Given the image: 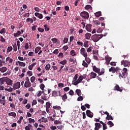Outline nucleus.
<instances>
[{
    "mask_svg": "<svg viewBox=\"0 0 130 130\" xmlns=\"http://www.w3.org/2000/svg\"><path fill=\"white\" fill-rule=\"evenodd\" d=\"M77 80H78V74H76L73 78V80L72 81L73 85H74V83H75V82H77Z\"/></svg>",
    "mask_w": 130,
    "mask_h": 130,
    "instance_id": "28",
    "label": "nucleus"
},
{
    "mask_svg": "<svg viewBox=\"0 0 130 130\" xmlns=\"http://www.w3.org/2000/svg\"><path fill=\"white\" fill-rule=\"evenodd\" d=\"M44 26L46 32H47V31H49V27H47V24L44 25Z\"/></svg>",
    "mask_w": 130,
    "mask_h": 130,
    "instance_id": "58",
    "label": "nucleus"
},
{
    "mask_svg": "<svg viewBox=\"0 0 130 130\" xmlns=\"http://www.w3.org/2000/svg\"><path fill=\"white\" fill-rule=\"evenodd\" d=\"M28 121H29V123H32V122H33V123H34V122H35V120H34V119H32L31 118H28Z\"/></svg>",
    "mask_w": 130,
    "mask_h": 130,
    "instance_id": "52",
    "label": "nucleus"
},
{
    "mask_svg": "<svg viewBox=\"0 0 130 130\" xmlns=\"http://www.w3.org/2000/svg\"><path fill=\"white\" fill-rule=\"evenodd\" d=\"M94 125V130H99L100 128H101V127H102V125H101L100 123H95Z\"/></svg>",
    "mask_w": 130,
    "mask_h": 130,
    "instance_id": "12",
    "label": "nucleus"
},
{
    "mask_svg": "<svg viewBox=\"0 0 130 130\" xmlns=\"http://www.w3.org/2000/svg\"><path fill=\"white\" fill-rule=\"evenodd\" d=\"M5 82L9 86H12L13 85V81L8 77H6Z\"/></svg>",
    "mask_w": 130,
    "mask_h": 130,
    "instance_id": "11",
    "label": "nucleus"
},
{
    "mask_svg": "<svg viewBox=\"0 0 130 130\" xmlns=\"http://www.w3.org/2000/svg\"><path fill=\"white\" fill-rule=\"evenodd\" d=\"M9 116H13V117H16V114L15 112H10L8 114Z\"/></svg>",
    "mask_w": 130,
    "mask_h": 130,
    "instance_id": "38",
    "label": "nucleus"
},
{
    "mask_svg": "<svg viewBox=\"0 0 130 130\" xmlns=\"http://www.w3.org/2000/svg\"><path fill=\"white\" fill-rule=\"evenodd\" d=\"M121 65L123 66L124 67H129L130 62L126 60H122L121 61Z\"/></svg>",
    "mask_w": 130,
    "mask_h": 130,
    "instance_id": "7",
    "label": "nucleus"
},
{
    "mask_svg": "<svg viewBox=\"0 0 130 130\" xmlns=\"http://www.w3.org/2000/svg\"><path fill=\"white\" fill-rule=\"evenodd\" d=\"M76 93L77 94L78 96H81L82 94V92H81V89H76Z\"/></svg>",
    "mask_w": 130,
    "mask_h": 130,
    "instance_id": "39",
    "label": "nucleus"
},
{
    "mask_svg": "<svg viewBox=\"0 0 130 130\" xmlns=\"http://www.w3.org/2000/svg\"><path fill=\"white\" fill-rule=\"evenodd\" d=\"M83 79H84V77L83 76H79L77 81H76V82H75L73 83V85H74V86H77L78 84H80V83H81L82 81H83Z\"/></svg>",
    "mask_w": 130,
    "mask_h": 130,
    "instance_id": "6",
    "label": "nucleus"
},
{
    "mask_svg": "<svg viewBox=\"0 0 130 130\" xmlns=\"http://www.w3.org/2000/svg\"><path fill=\"white\" fill-rule=\"evenodd\" d=\"M91 34L90 33H86L85 35V39H87V40H89V39H90V37H91Z\"/></svg>",
    "mask_w": 130,
    "mask_h": 130,
    "instance_id": "26",
    "label": "nucleus"
},
{
    "mask_svg": "<svg viewBox=\"0 0 130 130\" xmlns=\"http://www.w3.org/2000/svg\"><path fill=\"white\" fill-rule=\"evenodd\" d=\"M6 96L4 95L2 96V99H0V104H2V105H6Z\"/></svg>",
    "mask_w": 130,
    "mask_h": 130,
    "instance_id": "14",
    "label": "nucleus"
},
{
    "mask_svg": "<svg viewBox=\"0 0 130 130\" xmlns=\"http://www.w3.org/2000/svg\"><path fill=\"white\" fill-rule=\"evenodd\" d=\"M26 22H27V23H28V22H30V23L31 24H32V23H33V19L30 18H28L26 19Z\"/></svg>",
    "mask_w": 130,
    "mask_h": 130,
    "instance_id": "48",
    "label": "nucleus"
},
{
    "mask_svg": "<svg viewBox=\"0 0 130 130\" xmlns=\"http://www.w3.org/2000/svg\"><path fill=\"white\" fill-rule=\"evenodd\" d=\"M51 106V104L48 102L46 103V108H50V107Z\"/></svg>",
    "mask_w": 130,
    "mask_h": 130,
    "instance_id": "43",
    "label": "nucleus"
},
{
    "mask_svg": "<svg viewBox=\"0 0 130 130\" xmlns=\"http://www.w3.org/2000/svg\"><path fill=\"white\" fill-rule=\"evenodd\" d=\"M54 124H62V122L61 121H59V120H56L54 122Z\"/></svg>",
    "mask_w": 130,
    "mask_h": 130,
    "instance_id": "40",
    "label": "nucleus"
},
{
    "mask_svg": "<svg viewBox=\"0 0 130 130\" xmlns=\"http://www.w3.org/2000/svg\"><path fill=\"white\" fill-rule=\"evenodd\" d=\"M106 119L107 120H113V117H112V115H109L106 117Z\"/></svg>",
    "mask_w": 130,
    "mask_h": 130,
    "instance_id": "34",
    "label": "nucleus"
},
{
    "mask_svg": "<svg viewBox=\"0 0 130 130\" xmlns=\"http://www.w3.org/2000/svg\"><path fill=\"white\" fill-rule=\"evenodd\" d=\"M5 90L6 91H7L8 92H13V90H14V87H10V88H5Z\"/></svg>",
    "mask_w": 130,
    "mask_h": 130,
    "instance_id": "46",
    "label": "nucleus"
},
{
    "mask_svg": "<svg viewBox=\"0 0 130 130\" xmlns=\"http://www.w3.org/2000/svg\"><path fill=\"white\" fill-rule=\"evenodd\" d=\"M6 33V28H2L1 30H0V34H4Z\"/></svg>",
    "mask_w": 130,
    "mask_h": 130,
    "instance_id": "53",
    "label": "nucleus"
},
{
    "mask_svg": "<svg viewBox=\"0 0 130 130\" xmlns=\"http://www.w3.org/2000/svg\"><path fill=\"white\" fill-rule=\"evenodd\" d=\"M102 13L101 11L97 12L95 13V17H97V18H99L101 16H102Z\"/></svg>",
    "mask_w": 130,
    "mask_h": 130,
    "instance_id": "32",
    "label": "nucleus"
},
{
    "mask_svg": "<svg viewBox=\"0 0 130 130\" xmlns=\"http://www.w3.org/2000/svg\"><path fill=\"white\" fill-rule=\"evenodd\" d=\"M18 64L19 67H25L26 66V63L24 62H21L20 61H16V66H18Z\"/></svg>",
    "mask_w": 130,
    "mask_h": 130,
    "instance_id": "17",
    "label": "nucleus"
},
{
    "mask_svg": "<svg viewBox=\"0 0 130 130\" xmlns=\"http://www.w3.org/2000/svg\"><path fill=\"white\" fill-rule=\"evenodd\" d=\"M13 50V47L9 46L7 48V53H9V52H11Z\"/></svg>",
    "mask_w": 130,
    "mask_h": 130,
    "instance_id": "45",
    "label": "nucleus"
},
{
    "mask_svg": "<svg viewBox=\"0 0 130 130\" xmlns=\"http://www.w3.org/2000/svg\"><path fill=\"white\" fill-rule=\"evenodd\" d=\"M59 58H62L63 57V53L60 52L58 54Z\"/></svg>",
    "mask_w": 130,
    "mask_h": 130,
    "instance_id": "59",
    "label": "nucleus"
},
{
    "mask_svg": "<svg viewBox=\"0 0 130 130\" xmlns=\"http://www.w3.org/2000/svg\"><path fill=\"white\" fill-rule=\"evenodd\" d=\"M69 62H72V64H73V63H76V62H77V59L75 58L71 57L69 60Z\"/></svg>",
    "mask_w": 130,
    "mask_h": 130,
    "instance_id": "19",
    "label": "nucleus"
},
{
    "mask_svg": "<svg viewBox=\"0 0 130 130\" xmlns=\"http://www.w3.org/2000/svg\"><path fill=\"white\" fill-rule=\"evenodd\" d=\"M32 86V84L30 81H25L24 83L25 88H30Z\"/></svg>",
    "mask_w": 130,
    "mask_h": 130,
    "instance_id": "16",
    "label": "nucleus"
},
{
    "mask_svg": "<svg viewBox=\"0 0 130 130\" xmlns=\"http://www.w3.org/2000/svg\"><path fill=\"white\" fill-rule=\"evenodd\" d=\"M83 97L82 96H80L77 99V101H83Z\"/></svg>",
    "mask_w": 130,
    "mask_h": 130,
    "instance_id": "64",
    "label": "nucleus"
},
{
    "mask_svg": "<svg viewBox=\"0 0 130 130\" xmlns=\"http://www.w3.org/2000/svg\"><path fill=\"white\" fill-rule=\"evenodd\" d=\"M105 59L106 60V63L107 66H108V64H109V63H110V60H111V59H112V58H111V57H110L109 55H107L105 56Z\"/></svg>",
    "mask_w": 130,
    "mask_h": 130,
    "instance_id": "8",
    "label": "nucleus"
},
{
    "mask_svg": "<svg viewBox=\"0 0 130 130\" xmlns=\"http://www.w3.org/2000/svg\"><path fill=\"white\" fill-rule=\"evenodd\" d=\"M93 23L95 25H100L101 23L100 21L98 20H95L93 21Z\"/></svg>",
    "mask_w": 130,
    "mask_h": 130,
    "instance_id": "60",
    "label": "nucleus"
},
{
    "mask_svg": "<svg viewBox=\"0 0 130 130\" xmlns=\"http://www.w3.org/2000/svg\"><path fill=\"white\" fill-rule=\"evenodd\" d=\"M35 80H36V78L35 76H32L30 78V82L31 83H34Z\"/></svg>",
    "mask_w": 130,
    "mask_h": 130,
    "instance_id": "51",
    "label": "nucleus"
},
{
    "mask_svg": "<svg viewBox=\"0 0 130 130\" xmlns=\"http://www.w3.org/2000/svg\"><path fill=\"white\" fill-rule=\"evenodd\" d=\"M126 77H127V69L123 68L121 73L119 72V77L121 79V78H126Z\"/></svg>",
    "mask_w": 130,
    "mask_h": 130,
    "instance_id": "2",
    "label": "nucleus"
},
{
    "mask_svg": "<svg viewBox=\"0 0 130 130\" xmlns=\"http://www.w3.org/2000/svg\"><path fill=\"white\" fill-rule=\"evenodd\" d=\"M52 96H53V97H57V96H58V92L56 91H53Z\"/></svg>",
    "mask_w": 130,
    "mask_h": 130,
    "instance_id": "31",
    "label": "nucleus"
},
{
    "mask_svg": "<svg viewBox=\"0 0 130 130\" xmlns=\"http://www.w3.org/2000/svg\"><path fill=\"white\" fill-rule=\"evenodd\" d=\"M6 77H3L0 78V84L1 85H4V83L6 82Z\"/></svg>",
    "mask_w": 130,
    "mask_h": 130,
    "instance_id": "25",
    "label": "nucleus"
},
{
    "mask_svg": "<svg viewBox=\"0 0 130 130\" xmlns=\"http://www.w3.org/2000/svg\"><path fill=\"white\" fill-rule=\"evenodd\" d=\"M82 66L85 68H88V63H87L85 60L83 61Z\"/></svg>",
    "mask_w": 130,
    "mask_h": 130,
    "instance_id": "49",
    "label": "nucleus"
},
{
    "mask_svg": "<svg viewBox=\"0 0 130 130\" xmlns=\"http://www.w3.org/2000/svg\"><path fill=\"white\" fill-rule=\"evenodd\" d=\"M83 46L84 47H85V48H87V47H89V45H88V41H86L84 42V44H83Z\"/></svg>",
    "mask_w": 130,
    "mask_h": 130,
    "instance_id": "47",
    "label": "nucleus"
},
{
    "mask_svg": "<svg viewBox=\"0 0 130 130\" xmlns=\"http://www.w3.org/2000/svg\"><path fill=\"white\" fill-rule=\"evenodd\" d=\"M86 112L87 116L90 117V118H92L94 116V114L90 110H87Z\"/></svg>",
    "mask_w": 130,
    "mask_h": 130,
    "instance_id": "9",
    "label": "nucleus"
},
{
    "mask_svg": "<svg viewBox=\"0 0 130 130\" xmlns=\"http://www.w3.org/2000/svg\"><path fill=\"white\" fill-rule=\"evenodd\" d=\"M91 28H92V24H87L85 26V29L88 32H91L92 31Z\"/></svg>",
    "mask_w": 130,
    "mask_h": 130,
    "instance_id": "15",
    "label": "nucleus"
},
{
    "mask_svg": "<svg viewBox=\"0 0 130 130\" xmlns=\"http://www.w3.org/2000/svg\"><path fill=\"white\" fill-rule=\"evenodd\" d=\"M80 54L84 56V57H87L88 56V53L86 52V49H85V48H82L80 49Z\"/></svg>",
    "mask_w": 130,
    "mask_h": 130,
    "instance_id": "5",
    "label": "nucleus"
},
{
    "mask_svg": "<svg viewBox=\"0 0 130 130\" xmlns=\"http://www.w3.org/2000/svg\"><path fill=\"white\" fill-rule=\"evenodd\" d=\"M93 72L97 73V74H99V72H100V69L97 68V67H96V66H94L93 67Z\"/></svg>",
    "mask_w": 130,
    "mask_h": 130,
    "instance_id": "22",
    "label": "nucleus"
},
{
    "mask_svg": "<svg viewBox=\"0 0 130 130\" xmlns=\"http://www.w3.org/2000/svg\"><path fill=\"white\" fill-rule=\"evenodd\" d=\"M70 54H71V55H72V56H75V55H77V53H76V52H75V50H72L70 51Z\"/></svg>",
    "mask_w": 130,
    "mask_h": 130,
    "instance_id": "35",
    "label": "nucleus"
},
{
    "mask_svg": "<svg viewBox=\"0 0 130 130\" xmlns=\"http://www.w3.org/2000/svg\"><path fill=\"white\" fill-rule=\"evenodd\" d=\"M100 123L102 124L103 130L107 129V125L106 123H104V122H103L102 121H100Z\"/></svg>",
    "mask_w": 130,
    "mask_h": 130,
    "instance_id": "21",
    "label": "nucleus"
},
{
    "mask_svg": "<svg viewBox=\"0 0 130 130\" xmlns=\"http://www.w3.org/2000/svg\"><path fill=\"white\" fill-rule=\"evenodd\" d=\"M107 124H108V125L110 126V127H112V126H113V125H114V124H113V122H112V121H109L107 122Z\"/></svg>",
    "mask_w": 130,
    "mask_h": 130,
    "instance_id": "41",
    "label": "nucleus"
},
{
    "mask_svg": "<svg viewBox=\"0 0 130 130\" xmlns=\"http://www.w3.org/2000/svg\"><path fill=\"white\" fill-rule=\"evenodd\" d=\"M3 63H6L5 59H3L2 60L0 59V67H3Z\"/></svg>",
    "mask_w": 130,
    "mask_h": 130,
    "instance_id": "50",
    "label": "nucleus"
},
{
    "mask_svg": "<svg viewBox=\"0 0 130 130\" xmlns=\"http://www.w3.org/2000/svg\"><path fill=\"white\" fill-rule=\"evenodd\" d=\"M90 79H95L96 78L97 74L94 72H91L90 74H89Z\"/></svg>",
    "mask_w": 130,
    "mask_h": 130,
    "instance_id": "20",
    "label": "nucleus"
},
{
    "mask_svg": "<svg viewBox=\"0 0 130 130\" xmlns=\"http://www.w3.org/2000/svg\"><path fill=\"white\" fill-rule=\"evenodd\" d=\"M32 128H33V126H32V125L30 124H28V125L25 127V130H30V129H32Z\"/></svg>",
    "mask_w": 130,
    "mask_h": 130,
    "instance_id": "24",
    "label": "nucleus"
},
{
    "mask_svg": "<svg viewBox=\"0 0 130 130\" xmlns=\"http://www.w3.org/2000/svg\"><path fill=\"white\" fill-rule=\"evenodd\" d=\"M114 91H118L119 92H122V89L120 88L119 85L116 84L113 89Z\"/></svg>",
    "mask_w": 130,
    "mask_h": 130,
    "instance_id": "13",
    "label": "nucleus"
},
{
    "mask_svg": "<svg viewBox=\"0 0 130 130\" xmlns=\"http://www.w3.org/2000/svg\"><path fill=\"white\" fill-rule=\"evenodd\" d=\"M67 62H68V61L66 59H64L62 61L59 62V63H60V64H62V66H64V64H67Z\"/></svg>",
    "mask_w": 130,
    "mask_h": 130,
    "instance_id": "37",
    "label": "nucleus"
},
{
    "mask_svg": "<svg viewBox=\"0 0 130 130\" xmlns=\"http://www.w3.org/2000/svg\"><path fill=\"white\" fill-rule=\"evenodd\" d=\"M21 83L20 82H17L16 83L13 85V90H16V89H20L21 87Z\"/></svg>",
    "mask_w": 130,
    "mask_h": 130,
    "instance_id": "10",
    "label": "nucleus"
},
{
    "mask_svg": "<svg viewBox=\"0 0 130 130\" xmlns=\"http://www.w3.org/2000/svg\"><path fill=\"white\" fill-rule=\"evenodd\" d=\"M51 41H52L53 43H56V42H57V39L53 38L51 39Z\"/></svg>",
    "mask_w": 130,
    "mask_h": 130,
    "instance_id": "62",
    "label": "nucleus"
},
{
    "mask_svg": "<svg viewBox=\"0 0 130 130\" xmlns=\"http://www.w3.org/2000/svg\"><path fill=\"white\" fill-rule=\"evenodd\" d=\"M61 99L64 102H66V100L68 99V95H67V93H64L63 95L61 96Z\"/></svg>",
    "mask_w": 130,
    "mask_h": 130,
    "instance_id": "23",
    "label": "nucleus"
},
{
    "mask_svg": "<svg viewBox=\"0 0 130 130\" xmlns=\"http://www.w3.org/2000/svg\"><path fill=\"white\" fill-rule=\"evenodd\" d=\"M85 60L87 62V63L89 64H90V62H91V59L89 57H85Z\"/></svg>",
    "mask_w": 130,
    "mask_h": 130,
    "instance_id": "42",
    "label": "nucleus"
},
{
    "mask_svg": "<svg viewBox=\"0 0 130 130\" xmlns=\"http://www.w3.org/2000/svg\"><path fill=\"white\" fill-rule=\"evenodd\" d=\"M57 128L58 129H62V128H63V125H58L57 126Z\"/></svg>",
    "mask_w": 130,
    "mask_h": 130,
    "instance_id": "63",
    "label": "nucleus"
},
{
    "mask_svg": "<svg viewBox=\"0 0 130 130\" xmlns=\"http://www.w3.org/2000/svg\"><path fill=\"white\" fill-rule=\"evenodd\" d=\"M35 16H36V17H38L39 19H42L43 18V15H42V14L41 13H39L38 12H36L35 13Z\"/></svg>",
    "mask_w": 130,
    "mask_h": 130,
    "instance_id": "18",
    "label": "nucleus"
},
{
    "mask_svg": "<svg viewBox=\"0 0 130 130\" xmlns=\"http://www.w3.org/2000/svg\"><path fill=\"white\" fill-rule=\"evenodd\" d=\"M42 93H43L44 94H45V95H47L46 93H45V92H44V91H39L37 94V96L38 97H40V96H41V95H42Z\"/></svg>",
    "mask_w": 130,
    "mask_h": 130,
    "instance_id": "29",
    "label": "nucleus"
},
{
    "mask_svg": "<svg viewBox=\"0 0 130 130\" xmlns=\"http://www.w3.org/2000/svg\"><path fill=\"white\" fill-rule=\"evenodd\" d=\"M92 48L93 47H92L91 46H90L88 48L86 49L87 52H91V51H92Z\"/></svg>",
    "mask_w": 130,
    "mask_h": 130,
    "instance_id": "57",
    "label": "nucleus"
},
{
    "mask_svg": "<svg viewBox=\"0 0 130 130\" xmlns=\"http://www.w3.org/2000/svg\"><path fill=\"white\" fill-rule=\"evenodd\" d=\"M42 122H47V118H45V117H42Z\"/></svg>",
    "mask_w": 130,
    "mask_h": 130,
    "instance_id": "61",
    "label": "nucleus"
},
{
    "mask_svg": "<svg viewBox=\"0 0 130 130\" xmlns=\"http://www.w3.org/2000/svg\"><path fill=\"white\" fill-rule=\"evenodd\" d=\"M7 70L8 68H7V67L0 68V72L1 73H5V72H7Z\"/></svg>",
    "mask_w": 130,
    "mask_h": 130,
    "instance_id": "27",
    "label": "nucleus"
},
{
    "mask_svg": "<svg viewBox=\"0 0 130 130\" xmlns=\"http://www.w3.org/2000/svg\"><path fill=\"white\" fill-rule=\"evenodd\" d=\"M80 16L83 18V19L88 20L89 19V13L86 11H83L80 13Z\"/></svg>",
    "mask_w": 130,
    "mask_h": 130,
    "instance_id": "4",
    "label": "nucleus"
},
{
    "mask_svg": "<svg viewBox=\"0 0 130 130\" xmlns=\"http://www.w3.org/2000/svg\"><path fill=\"white\" fill-rule=\"evenodd\" d=\"M119 71H121L118 67H111L109 69V72L112 73V74H115V73H119Z\"/></svg>",
    "mask_w": 130,
    "mask_h": 130,
    "instance_id": "3",
    "label": "nucleus"
},
{
    "mask_svg": "<svg viewBox=\"0 0 130 130\" xmlns=\"http://www.w3.org/2000/svg\"><path fill=\"white\" fill-rule=\"evenodd\" d=\"M0 41L1 42H6V40L5 39V38H4V37H3L2 36L0 37Z\"/></svg>",
    "mask_w": 130,
    "mask_h": 130,
    "instance_id": "55",
    "label": "nucleus"
},
{
    "mask_svg": "<svg viewBox=\"0 0 130 130\" xmlns=\"http://www.w3.org/2000/svg\"><path fill=\"white\" fill-rule=\"evenodd\" d=\"M85 10H90V9H92V7L91 5H87L85 7Z\"/></svg>",
    "mask_w": 130,
    "mask_h": 130,
    "instance_id": "54",
    "label": "nucleus"
},
{
    "mask_svg": "<svg viewBox=\"0 0 130 130\" xmlns=\"http://www.w3.org/2000/svg\"><path fill=\"white\" fill-rule=\"evenodd\" d=\"M13 50L14 51H17L18 50V48L17 47V44H15L14 45H13Z\"/></svg>",
    "mask_w": 130,
    "mask_h": 130,
    "instance_id": "56",
    "label": "nucleus"
},
{
    "mask_svg": "<svg viewBox=\"0 0 130 130\" xmlns=\"http://www.w3.org/2000/svg\"><path fill=\"white\" fill-rule=\"evenodd\" d=\"M104 73H105V69L103 68L101 69V71L99 72V76H102V75H103V74H104Z\"/></svg>",
    "mask_w": 130,
    "mask_h": 130,
    "instance_id": "36",
    "label": "nucleus"
},
{
    "mask_svg": "<svg viewBox=\"0 0 130 130\" xmlns=\"http://www.w3.org/2000/svg\"><path fill=\"white\" fill-rule=\"evenodd\" d=\"M22 34V32H21V31L18 30L17 32L14 34V37H18V36H20Z\"/></svg>",
    "mask_w": 130,
    "mask_h": 130,
    "instance_id": "30",
    "label": "nucleus"
},
{
    "mask_svg": "<svg viewBox=\"0 0 130 130\" xmlns=\"http://www.w3.org/2000/svg\"><path fill=\"white\" fill-rule=\"evenodd\" d=\"M50 68H51L50 64H47L45 66V69L46 71H49V70L50 69Z\"/></svg>",
    "mask_w": 130,
    "mask_h": 130,
    "instance_id": "44",
    "label": "nucleus"
},
{
    "mask_svg": "<svg viewBox=\"0 0 130 130\" xmlns=\"http://www.w3.org/2000/svg\"><path fill=\"white\" fill-rule=\"evenodd\" d=\"M40 50H41V47H40V46L36 47L35 50V53H38Z\"/></svg>",
    "mask_w": 130,
    "mask_h": 130,
    "instance_id": "33",
    "label": "nucleus"
},
{
    "mask_svg": "<svg viewBox=\"0 0 130 130\" xmlns=\"http://www.w3.org/2000/svg\"><path fill=\"white\" fill-rule=\"evenodd\" d=\"M107 35V34H106L105 35H97L95 34L91 36V39L94 42H98L99 41L100 39H101L103 38V36H106Z\"/></svg>",
    "mask_w": 130,
    "mask_h": 130,
    "instance_id": "1",
    "label": "nucleus"
}]
</instances>
